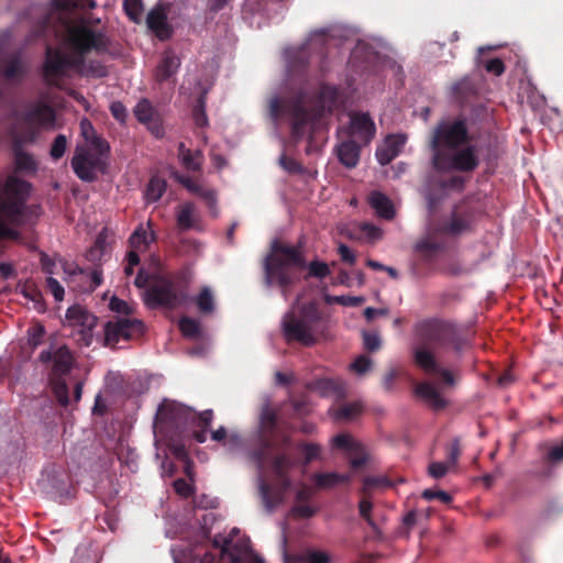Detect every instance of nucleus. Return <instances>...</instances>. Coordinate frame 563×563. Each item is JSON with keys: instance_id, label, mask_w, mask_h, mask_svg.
Masks as SVG:
<instances>
[{"instance_id": "obj_1", "label": "nucleus", "mask_w": 563, "mask_h": 563, "mask_svg": "<svg viewBox=\"0 0 563 563\" xmlns=\"http://www.w3.org/2000/svg\"><path fill=\"white\" fill-rule=\"evenodd\" d=\"M473 136L470 134L467 119L457 117L441 120L433 128L430 137L432 150V166L438 172H473L479 159L476 147L470 145Z\"/></svg>"}, {"instance_id": "obj_2", "label": "nucleus", "mask_w": 563, "mask_h": 563, "mask_svg": "<svg viewBox=\"0 0 563 563\" xmlns=\"http://www.w3.org/2000/svg\"><path fill=\"white\" fill-rule=\"evenodd\" d=\"M211 548L203 543L189 545L174 555L175 563H264L253 553L245 539L218 534Z\"/></svg>"}, {"instance_id": "obj_3", "label": "nucleus", "mask_w": 563, "mask_h": 563, "mask_svg": "<svg viewBox=\"0 0 563 563\" xmlns=\"http://www.w3.org/2000/svg\"><path fill=\"white\" fill-rule=\"evenodd\" d=\"M31 184L16 176H9L0 184V241L20 239V233L13 228L24 223L30 197ZM3 252L0 242V253Z\"/></svg>"}, {"instance_id": "obj_4", "label": "nucleus", "mask_w": 563, "mask_h": 563, "mask_svg": "<svg viewBox=\"0 0 563 563\" xmlns=\"http://www.w3.org/2000/svg\"><path fill=\"white\" fill-rule=\"evenodd\" d=\"M263 267L265 284L267 286L277 285L282 296L287 300L290 286L299 280L292 268H305L306 260L298 246H290L279 240H274Z\"/></svg>"}, {"instance_id": "obj_5", "label": "nucleus", "mask_w": 563, "mask_h": 563, "mask_svg": "<svg viewBox=\"0 0 563 563\" xmlns=\"http://www.w3.org/2000/svg\"><path fill=\"white\" fill-rule=\"evenodd\" d=\"M110 145L101 136H93L91 145L77 144L70 161L75 175L82 181L93 183L109 167Z\"/></svg>"}, {"instance_id": "obj_6", "label": "nucleus", "mask_w": 563, "mask_h": 563, "mask_svg": "<svg viewBox=\"0 0 563 563\" xmlns=\"http://www.w3.org/2000/svg\"><path fill=\"white\" fill-rule=\"evenodd\" d=\"M268 115L271 120L278 122L286 118L290 123L291 137L299 141L303 137L307 126L313 121L314 114L305 106L303 96L295 98H282L273 96L267 102Z\"/></svg>"}, {"instance_id": "obj_7", "label": "nucleus", "mask_w": 563, "mask_h": 563, "mask_svg": "<svg viewBox=\"0 0 563 563\" xmlns=\"http://www.w3.org/2000/svg\"><path fill=\"white\" fill-rule=\"evenodd\" d=\"M67 43L74 55L68 56L69 70L80 69L85 65V56L95 51L97 53L108 52L110 41L102 32L91 30L85 23L71 25L67 29Z\"/></svg>"}, {"instance_id": "obj_8", "label": "nucleus", "mask_w": 563, "mask_h": 563, "mask_svg": "<svg viewBox=\"0 0 563 563\" xmlns=\"http://www.w3.org/2000/svg\"><path fill=\"white\" fill-rule=\"evenodd\" d=\"M415 333L426 346L452 347L461 351L465 344L457 329L441 319H424L416 323Z\"/></svg>"}, {"instance_id": "obj_9", "label": "nucleus", "mask_w": 563, "mask_h": 563, "mask_svg": "<svg viewBox=\"0 0 563 563\" xmlns=\"http://www.w3.org/2000/svg\"><path fill=\"white\" fill-rule=\"evenodd\" d=\"M271 465L276 477V485L272 486L264 479H260V494L267 511H272L279 505L284 500L285 494L290 488L291 481L288 476V472L294 467L295 461L289 454L283 452L273 456Z\"/></svg>"}, {"instance_id": "obj_10", "label": "nucleus", "mask_w": 563, "mask_h": 563, "mask_svg": "<svg viewBox=\"0 0 563 563\" xmlns=\"http://www.w3.org/2000/svg\"><path fill=\"white\" fill-rule=\"evenodd\" d=\"M320 320V312L313 303L303 305L299 316L289 312L283 320V333L287 341H296L306 346L317 342L316 324Z\"/></svg>"}, {"instance_id": "obj_11", "label": "nucleus", "mask_w": 563, "mask_h": 563, "mask_svg": "<svg viewBox=\"0 0 563 563\" xmlns=\"http://www.w3.org/2000/svg\"><path fill=\"white\" fill-rule=\"evenodd\" d=\"M143 301L150 309H175L188 301L187 286H177L168 277H158L143 294Z\"/></svg>"}, {"instance_id": "obj_12", "label": "nucleus", "mask_w": 563, "mask_h": 563, "mask_svg": "<svg viewBox=\"0 0 563 563\" xmlns=\"http://www.w3.org/2000/svg\"><path fill=\"white\" fill-rule=\"evenodd\" d=\"M481 214L476 203L468 198L462 199L452 208L449 220L439 225L442 234L450 236H459L463 233L471 232Z\"/></svg>"}, {"instance_id": "obj_13", "label": "nucleus", "mask_w": 563, "mask_h": 563, "mask_svg": "<svg viewBox=\"0 0 563 563\" xmlns=\"http://www.w3.org/2000/svg\"><path fill=\"white\" fill-rule=\"evenodd\" d=\"M195 411L177 401L164 400L155 416V428L162 432H180L188 423H191Z\"/></svg>"}, {"instance_id": "obj_14", "label": "nucleus", "mask_w": 563, "mask_h": 563, "mask_svg": "<svg viewBox=\"0 0 563 563\" xmlns=\"http://www.w3.org/2000/svg\"><path fill=\"white\" fill-rule=\"evenodd\" d=\"M144 332L145 325L142 320L120 317L104 324V345L115 347L120 341L137 339Z\"/></svg>"}, {"instance_id": "obj_15", "label": "nucleus", "mask_w": 563, "mask_h": 563, "mask_svg": "<svg viewBox=\"0 0 563 563\" xmlns=\"http://www.w3.org/2000/svg\"><path fill=\"white\" fill-rule=\"evenodd\" d=\"M66 319L74 328L73 335L80 346H89L92 343L93 329L98 318L80 306H73L66 311Z\"/></svg>"}, {"instance_id": "obj_16", "label": "nucleus", "mask_w": 563, "mask_h": 563, "mask_svg": "<svg viewBox=\"0 0 563 563\" xmlns=\"http://www.w3.org/2000/svg\"><path fill=\"white\" fill-rule=\"evenodd\" d=\"M69 70L68 56L59 48L46 46L43 64V77L49 86H60Z\"/></svg>"}, {"instance_id": "obj_17", "label": "nucleus", "mask_w": 563, "mask_h": 563, "mask_svg": "<svg viewBox=\"0 0 563 563\" xmlns=\"http://www.w3.org/2000/svg\"><path fill=\"white\" fill-rule=\"evenodd\" d=\"M38 361L43 364H52L49 377L63 378L73 368L75 357L70 349L66 344H63L57 349L51 346L42 351L38 355Z\"/></svg>"}, {"instance_id": "obj_18", "label": "nucleus", "mask_w": 563, "mask_h": 563, "mask_svg": "<svg viewBox=\"0 0 563 563\" xmlns=\"http://www.w3.org/2000/svg\"><path fill=\"white\" fill-rule=\"evenodd\" d=\"M442 235L439 225L430 222L426 235L416 243L415 251L427 262L435 261L448 249Z\"/></svg>"}, {"instance_id": "obj_19", "label": "nucleus", "mask_w": 563, "mask_h": 563, "mask_svg": "<svg viewBox=\"0 0 563 563\" xmlns=\"http://www.w3.org/2000/svg\"><path fill=\"white\" fill-rule=\"evenodd\" d=\"M332 445L349 453L350 465L353 470L362 468L368 462V455L364 445L347 433L335 435L332 439Z\"/></svg>"}, {"instance_id": "obj_20", "label": "nucleus", "mask_w": 563, "mask_h": 563, "mask_svg": "<svg viewBox=\"0 0 563 563\" xmlns=\"http://www.w3.org/2000/svg\"><path fill=\"white\" fill-rule=\"evenodd\" d=\"M133 112L136 120L144 124L154 137L162 139L164 136L165 130L162 118L150 100L141 99L134 107Z\"/></svg>"}, {"instance_id": "obj_21", "label": "nucleus", "mask_w": 563, "mask_h": 563, "mask_svg": "<svg viewBox=\"0 0 563 563\" xmlns=\"http://www.w3.org/2000/svg\"><path fill=\"white\" fill-rule=\"evenodd\" d=\"M23 121L29 125H52L55 122V111L49 104L37 101L24 112Z\"/></svg>"}, {"instance_id": "obj_22", "label": "nucleus", "mask_w": 563, "mask_h": 563, "mask_svg": "<svg viewBox=\"0 0 563 563\" xmlns=\"http://www.w3.org/2000/svg\"><path fill=\"white\" fill-rule=\"evenodd\" d=\"M351 134L357 136L364 144H368L375 136V123L368 113H353L350 122Z\"/></svg>"}, {"instance_id": "obj_23", "label": "nucleus", "mask_w": 563, "mask_h": 563, "mask_svg": "<svg viewBox=\"0 0 563 563\" xmlns=\"http://www.w3.org/2000/svg\"><path fill=\"white\" fill-rule=\"evenodd\" d=\"M146 25L162 41L168 40L173 35L167 14L161 7H156L147 13Z\"/></svg>"}, {"instance_id": "obj_24", "label": "nucleus", "mask_w": 563, "mask_h": 563, "mask_svg": "<svg viewBox=\"0 0 563 563\" xmlns=\"http://www.w3.org/2000/svg\"><path fill=\"white\" fill-rule=\"evenodd\" d=\"M328 412L335 422H350L364 412V405L361 400L342 402L336 406H332Z\"/></svg>"}, {"instance_id": "obj_25", "label": "nucleus", "mask_w": 563, "mask_h": 563, "mask_svg": "<svg viewBox=\"0 0 563 563\" xmlns=\"http://www.w3.org/2000/svg\"><path fill=\"white\" fill-rule=\"evenodd\" d=\"M308 388L320 394L322 397H345V384L340 379L320 378L308 384Z\"/></svg>"}, {"instance_id": "obj_26", "label": "nucleus", "mask_w": 563, "mask_h": 563, "mask_svg": "<svg viewBox=\"0 0 563 563\" xmlns=\"http://www.w3.org/2000/svg\"><path fill=\"white\" fill-rule=\"evenodd\" d=\"M405 137L401 135H389L386 137L385 144L377 147L376 158L383 166L388 165L400 153V148L405 145Z\"/></svg>"}, {"instance_id": "obj_27", "label": "nucleus", "mask_w": 563, "mask_h": 563, "mask_svg": "<svg viewBox=\"0 0 563 563\" xmlns=\"http://www.w3.org/2000/svg\"><path fill=\"white\" fill-rule=\"evenodd\" d=\"M178 159L181 166L188 172H201L205 156L201 150L191 151L180 142L177 146Z\"/></svg>"}, {"instance_id": "obj_28", "label": "nucleus", "mask_w": 563, "mask_h": 563, "mask_svg": "<svg viewBox=\"0 0 563 563\" xmlns=\"http://www.w3.org/2000/svg\"><path fill=\"white\" fill-rule=\"evenodd\" d=\"M180 67V59L173 51H166L156 67L155 77L157 81H166L173 77Z\"/></svg>"}, {"instance_id": "obj_29", "label": "nucleus", "mask_w": 563, "mask_h": 563, "mask_svg": "<svg viewBox=\"0 0 563 563\" xmlns=\"http://www.w3.org/2000/svg\"><path fill=\"white\" fill-rule=\"evenodd\" d=\"M336 153L340 163L346 168H353L358 164L361 148L355 141L347 140L342 142L338 146Z\"/></svg>"}, {"instance_id": "obj_30", "label": "nucleus", "mask_w": 563, "mask_h": 563, "mask_svg": "<svg viewBox=\"0 0 563 563\" xmlns=\"http://www.w3.org/2000/svg\"><path fill=\"white\" fill-rule=\"evenodd\" d=\"M446 184L443 181L429 184L423 190V197L430 216H433L445 197Z\"/></svg>"}, {"instance_id": "obj_31", "label": "nucleus", "mask_w": 563, "mask_h": 563, "mask_svg": "<svg viewBox=\"0 0 563 563\" xmlns=\"http://www.w3.org/2000/svg\"><path fill=\"white\" fill-rule=\"evenodd\" d=\"M26 69L20 56L10 57L1 67L0 75L8 81L20 82L24 77Z\"/></svg>"}, {"instance_id": "obj_32", "label": "nucleus", "mask_w": 563, "mask_h": 563, "mask_svg": "<svg viewBox=\"0 0 563 563\" xmlns=\"http://www.w3.org/2000/svg\"><path fill=\"white\" fill-rule=\"evenodd\" d=\"M368 200L371 207L380 218L391 220L395 217L394 206L386 195L380 191H373Z\"/></svg>"}, {"instance_id": "obj_33", "label": "nucleus", "mask_w": 563, "mask_h": 563, "mask_svg": "<svg viewBox=\"0 0 563 563\" xmlns=\"http://www.w3.org/2000/svg\"><path fill=\"white\" fill-rule=\"evenodd\" d=\"M417 396L424 399L433 409L440 410L446 406V401L440 393L429 383H421L416 387Z\"/></svg>"}, {"instance_id": "obj_34", "label": "nucleus", "mask_w": 563, "mask_h": 563, "mask_svg": "<svg viewBox=\"0 0 563 563\" xmlns=\"http://www.w3.org/2000/svg\"><path fill=\"white\" fill-rule=\"evenodd\" d=\"M178 181L191 194L201 197L209 206L216 203V192L212 189L205 188L189 176H180Z\"/></svg>"}, {"instance_id": "obj_35", "label": "nucleus", "mask_w": 563, "mask_h": 563, "mask_svg": "<svg viewBox=\"0 0 563 563\" xmlns=\"http://www.w3.org/2000/svg\"><path fill=\"white\" fill-rule=\"evenodd\" d=\"M352 476L350 474H339V473H316L313 475V481L319 488L328 489L335 487L341 484H349L351 482Z\"/></svg>"}, {"instance_id": "obj_36", "label": "nucleus", "mask_w": 563, "mask_h": 563, "mask_svg": "<svg viewBox=\"0 0 563 563\" xmlns=\"http://www.w3.org/2000/svg\"><path fill=\"white\" fill-rule=\"evenodd\" d=\"M415 362L428 374H438L440 372V366L433 353L423 346L416 349Z\"/></svg>"}, {"instance_id": "obj_37", "label": "nucleus", "mask_w": 563, "mask_h": 563, "mask_svg": "<svg viewBox=\"0 0 563 563\" xmlns=\"http://www.w3.org/2000/svg\"><path fill=\"white\" fill-rule=\"evenodd\" d=\"M14 162L16 172L35 173L37 164L34 157L24 152L19 142L14 144Z\"/></svg>"}, {"instance_id": "obj_38", "label": "nucleus", "mask_w": 563, "mask_h": 563, "mask_svg": "<svg viewBox=\"0 0 563 563\" xmlns=\"http://www.w3.org/2000/svg\"><path fill=\"white\" fill-rule=\"evenodd\" d=\"M288 70L290 73H302L309 64V55L306 47L287 52Z\"/></svg>"}, {"instance_id": "obj_39", "label": "nucleus", "mask_w": 563, "mask_h": 563, "mask_svg": "<svg viewBox=\"0 0 563 563\" xmlns=\"http://www.w3.org/2000/svg\"><path fill=\"white\" fill-rule=\"evenodd\" d=\"M166 187L167 183L164 178H161L158 176H152L144 192L146 201H158L166 191Z\"/></svg>"}, {"instance_id": "obj_40", "label": "nucleus", "mask_w": 563, "mask_h": 563, "mask_svg": "<svg viewBox=\"0 0 563 563\" xmlns=\"http://www.w3.org/2000/svg\"><path fill=\"white\" fill-rule=\"evenodd\" d=\"M195 301L199 312L202 314H211L216 309L213 294L207 286L201 288Z\"/></svg>"}, {"instance_id": "obj_41", "label": "nucleus", "mask_w": 563, "mask_h": 563, "mask_svg": "<svg viewBox=\"0 0 563 563\" xmlns=\"http://www.w3.org/2000/svg\"><path fill=\"white\" fill-rule=\"evenodd\" d=\"M73 274L88 279V285L84 287V291L91 292L102 284V271L100 268H95L88 273L85 268L76 266Z\"/></svg>"}, {"instance_id": "obj_42", "label": "nucleus", "mask_w": 563, "mask_h": 563, "mask_svg": "<svg viewBox=\"0 0 563 563\" xmlns=\"http://www.w3.org/2000/svg\"><path fill=\"white\" fill-rule=\"evenodd\" d=\"M49 384L58 404L63 407H67L69 405V396L65 379L60 377H49Z\"/></svg>"}, {"instance_id": "obj_43", "label": "nucleus", "mask_w": 563, "mask_h": 563, "mask_svg": "<svg viewBox=\"0 0 563 563\" xmlns=\"http://www.w3.org/2000/svg\"><path fill=\"white\" fill-rule=\"evenodd\" d=\"M261 428L265 433H273L277 426L276 411L268 405H264L260 417Z\"/></svg>"}, {"instance_id": "obj_44", "label": "nucleus", "mask_w": 563, "mask_h": 563, "mask_svg": "<svg viewBox=\"0 0 563 563\" xmlns=\"http://www.w3.org/2000/svg\"><path fill=\"white\" fill-rule=\"evenodd\" d=\"M195 206L191 202L184 203L177 212V225L183 230L194 227Z\"/></svg>"}, {"instance_id": "obj_45", "label": "nucleus", "mask_w": 563, "mask_h": 563, "mask_svg": "<svg viewBox=\"0 0 563 563\" xmlns=\"http://www.w3.org/2000/svg\"><path fill=\"white\" fill-rule=\"evenodd\" d=\"M179 330L181 331L183 335L188 339H197L201 333L199 321L190 317H183L179 320Z\"/></svg>"}, {"instance_id": "obj_46", "label": "nucleus", "mask_w": 563, "mask_h": 563, "mask_svg": "<svg viewBox=\"0 0 563 563\" xmlns=\"http://www.w3.org/2000/svg\"><path fill=\"white\" fill-rule=\"evenodd\" d=\"M393 482L387 476H366L363 478L362 494L367 495L378 487H391Z\"/></svg>"}, {"instance_id": "obj_47", "label": "nucleus", "mask_w": 563, "mask_h": 563, "mask_svg": "<svg viewBox=\"0 0 563 563\" xmlns=\"http://www.w3.org/2000/svg\"><path fill=\"white\" fill-rule=\"evenodd\" d=\"M123 9L129 19L134 23H140L143 13V3L141 0H124Z\"/></svg>"}, {"instance_id": "obj_48", "label": "nucleus", "mask_w": 563, "mask_h": 563, "mask_svg": "<svg viewBox=\"0 0 563 563\" xmlns=\"http://www.w3.org/2000/svg\"><path fill=\"white\" fill-rule=\"evenodd\" d=\"M45 334V328L41 323H35L27 330V344L34 351L42 342Z\"/></svg>"}, {"instance_id": "obj_49", "label": "nucleus", "mask_w": 563, "mask_h": 563, "mask_svg": "<svg viewBox=\"0 0 563 563\" xmlns=\"http://www.w3.org/2000/svg\"><path fill=\"white\" fill-rule=\"evenodd\" d=\"M130 246L134 250H145L148 245V236L146 230L139 227L129 239Z\"/></svg>"}, {"instance_id": "obj_50", "label": "nucleus", "mask_w": 563, "mask_h": 563, "mask_svg": "<svg viewBox=\"0 0 563 563\" xmlns=\"http://www.w3.org/2000/svg\"><path fill=\"white\" fill-rule=\"evenodd\" d=\"M330 275V268L327 263L312 261L308 265V276L316 278H325Z\"/></svg>"}, {"instance_id": "obj_51", "label": "nucleus", "mask_w": 563, "mask_h": 563, "mask_svg": "<svg viewBox=\"0 0 563 563\" xmlns=\"http://www.w3.org/2000/svg\"><path fill=\"white\" fill-rule=\"evenodd\" d=\"M363 345L364 349L368 352H376L382 346V340L377 332H363Z\"/></svg>"}, {"instance_id": "obj_52", "label": "nucleus", "mask_w": 563, "mask_h": 563, "mask_svg": "<svg viewBox=\"0 0 563 563\" xmlns=\"http://www.w3.org/2000/svg\"><path fill=\"white\" fill-rule=\"evenodd\" d=\"M67 147V139L64 134H58L53 141L49 154L55 161L62 158Z\"/></svg>"}, {"instance_id": "obj_53", "label": "nucleus", "mask_w": 563, "mask_h": 563, "mask_svg": "<svg viewBox=\"0 0 563 563\" xmlns=\"http://www.w3.org/2000/svg\"><path fill=\"white\" fill-rule=\"evenodd\" d=\"M298 448L303 452L305 460L303 464L307 465L311 463L313 460L318 459L321 452V448L318 444L313 443H300Z\"/></svg>"}, {"instance_id": "obj_54", "label": "nucleus", "mask_w": 563, "mask_h": 563, "mask_svg": "<svg viewBox=\"0 0 563 563\" xmlns=\"http://www.w3.org/2000/svg\"><path fill=\"white\" fill-rule=\"evenodd\" d=\"M109 308L111 311L124 314L126 317L133 313V308L126 301L118 298L117 296H113L110 299Z\"/></svg>"}, {"instance_id": "obj_55", "label": "nucleus", "mask_w": 563, "mask_h": 563, "mask_svg": "<svg viewBox=\"0 0 563 563\" xmlns=\"http://www.w3.org/2000/svg\"><path fill=\"white\" fill-rule=\"evenodd\" d=\"M372 365L373 362L367 355H360L354 360L350 367L354 373L363 375L371 369Z\"/></svg>"}, {"instance_id": "obj_56", "label": "nucleus", "mask_w": 563, "mask_h": 563, "mask_svg": "<svg viewBox=\"0 0 563 563\" xmlns=\"http://www.w3.org/2000/svg\"><path fill=\"white\" fill-rule=\"evenodd\" d=\"M213 420V411L211 409L203 410L201 412H196L192 417L191 423L196 427H203L210 429L211 422Z\"/></svg>"}, {"instance_id": "obj_57", "label": "nucleus", "mask_w": 563, "mask_h": 563, "mask_svg": "<svg viewBox=\"0 0 563 563\" xmlns=\"http://www.w3.org/2000/svg\"><path fill=\"white\" fill-rule=\"evenodd\" d=\"M211 439L216 442H221L223 445H225L228 442L235 443L239 440V437L236 434L228 435L227 429L221 426L217 430L211 431Z\"/></svg>"}, {"instance_id": "obj_58", "label": "nucleus", "mask_w": 563, "mask_h": 563, "mask_svg": "<svg viewBox=\"0 0 563 563\" xmlns=\"http://www.w3.org/2000/svg\"><path fill=\"white\" fill-rule=\"evenodd\" d=\"M460 454H461L460 440L454 439L448 448V459H446L445 463L450 467H454L457 463Z\"/></svg>"}, {"instance_id": "obj_59", "label": "nucleus", "mask_w": 563, "mask_h": 563, "mask_svg": "<svg viewBox=\"0 0 563 563\" xmlns=\"http://www.w3.org/2000/svg\"><path fill=\"white\" fill-rule=\"evenodd\" d=\"M192 117L197 126L203 128L208 125V117L205 110L203 101L200 99L199 103L194 108Z\"/></svg>"}, {"instance_id": "obj_60", "label": "nucleus", "mask_w": 563, "mask_h": 563, "mask_svg": "<svg viewBox=\"0 0 563 563\" xmlns=\"http://www.w3.org/2000/svg\"><path fill=\"white\" fill-rule=\"evenodd\" d=\"M372 509H373L372 501L367 498H362L361 501L358 503L360 515L368 523V526L374 527L375 523L371 516Z\"/></svg>"}, {"instance_id": "obj_61", "label": "nucleus", "mask_w": 563, "mask_h": 563, "mask_svg": "<svg viewBox=\"0 0 563 563\" xmlns=\"http://www.w3.org/2000/svg\"><path fill=\"white\" fill-rule=\"evenodd\" d=\"M173 487L176 494L184 498L190 497L194 493L192 486L184 478H177L174 481Z\"/></svg>"}, {"instance_id": "obj_62", "label": "nucleus", "mask_w": 563, "mask_h": 563, "mask_svg": "<svg viewBox=\"0 0 563 563\" xmlns=\"http://www.w3.org/2000/svg\"><path fill=\"white\" fill-rule=\"evenodd\" d=\"M450 466L445 462H432L428 467V473L433 478H442L446 475Z\"/></svg>"}, {"instance_id": "obj_63", "label": "nucleus", "mask_w": 563, "mask_h": 563, "mask_svg": "<svg viewBox=\"0 0 563 563\" xmlns=\"http://www.w3.org/2000/svg\"><path fill=\"white\" fill-rule=\"evenodd\" d=\"M110 112L120 123H124L128 118L126 108L121 101H113L110 106Z\"/></svg>"}, {"instance_id": "obj_64", "label": "nucleus", "mask_w": 563, "mask_h": 563, "mask_svg": "<svg viewBox=\"0 0 563 563\" xmlns=\"http://www.w3.org/2000/svg\"><path fill=\"white\" fill-rule=\"evenodd\" d=\"M307 563H329L330 558L325 552L321 551H306Z\"/></svg>"}]
</instances>
